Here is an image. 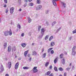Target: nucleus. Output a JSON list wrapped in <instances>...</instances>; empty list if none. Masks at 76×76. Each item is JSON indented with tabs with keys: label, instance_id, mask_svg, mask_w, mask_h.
I'll return each mask as SVG.
<instances>
[{
	"label": "nucleus",
	"instance_id": "4",
	"mask_svg": "<svg viewBox=\"0 0 76 76\" xmlns=\"http://www.w3.org/2000/svg\"><path fill=\"white\" fill-rule=\"evenodd\" d=\"M45 31V30L44 29V28H42L41 29V34H42V36L44 35V32Z\"/></svg>",
	"mask_w": 76,
	"mask_h": 76
},
{
	"label": "nucleus",
	"instance_id": "49",
	"mask_svg": "<svg viewBox=\"0 0 76 76\" xmlns=\"http://www.w3.org/2000/svg\"><path fill=\"white\" fill-rule=\"evenodd\" d=\"M6 76H9V74H7L6 75H5Z\"/></svg>",
	"mask_w": 76,
	"mask_h": 76
},
{
	"label": "nucleus",
	"instance_id": "32",
	"mask_svg": "<svg viewBox=\"0 0 76 76\" xmlns=\"http://www.w3.org/2000/svg\"><path fill=\"white\" fill-rule=\"evenodd\" d=\"M17 27H19V29H20V25H19V23H18V24L17 25Z\"/></svg>",
	"mask_w": 76,
	"mask_h": 76
},
{
	"label": "nucleus",
	"instance_id": "12",
	"mask_svg": "<svg viewBox=\"0 0 76 76\" xmlns=\"http://www.w3.org/2000/svg\"><path fill=\"white\" fill-rule=\"evenodd\" d=\"M29 51V50H27L24 53V55L25 56V57H26V55H27V54H28V53Z\"/></svg>",
	"mask_w": 76,
	"mask_h": 76
},
{
	"label": "nucleus",
	"instance_id": "34",
	"mask_svg": "<svg viewBox=\"0 0 76 76\" xmlns=\"http://www.w3.org/2000/svg\"><path fill=\"white\" fill-rule=\"evenodd\" d=\"M73 34H76V29L74 30L72 32Z\"/></svg>",
	"mask_w": 76,
	"mask_h": 76
},
{
	"label": "nucleus",
	"instance_id": "39",
	"mask_svg": "<svg viewBox=\"0 0 76 76\" xmlns=\"http://www.w3.org/2000/svg\"><path fill=\"white\" fill-rule=\"evenodd\" d=\"M54 76V74H53V73H52L50 74V75H49V76Z\"/></svg>",
	"mask_w": 76,
	"mask_h": 76
},
{
	"label": "nucleus",
	"instance_id": "27",
	"mask_svg": "<svg viewBox=\"0 0 76 76\" xmlns=\"http://www.w3.org/2000/svg\"><path fill=\"white\" fill-rule=\"evenodd\" d=\"M28 22L29 23H30L31 22V19L30 17H28Z\"/></svg>",
	"mask_w": 76,
	"mask_h": 76
},
{
	"label": "nucleus",
	"instance_id": "29",
	"mask_svg": "<svg viewBox=\"0 0 76 76\" xmlns=\"http://www.w3.org/2000/svg\"><path fill=\"white\" fill-rule=\"evenodd\" d=\"M76 46H74L72 48V50L75 51V49H76Z\"/></svg>",
	"mask_w": 76,
	"mask_h": 76
},
{
	"label": "nucleus",
	"instance_id": "50",
	"mask_svg": "<svg viewBox=\"0 0 76 76\" xmlns=\"http://www.w3.org/2000/svg\"><path fill=\"white\" fill-rule=\"evenodd\" d=\"M60 29H61V28H59L58 29V30L60 31Z\"/></svg>",
	"mask_w": 76,
	"mask_h": 76
},
{
	"label": "nucleus",
	"instance_id": "41",
	"mask_svg": "<svg viewBox=\"0 0 76 76\" xmlns=\"http://www.w3.org/2000/svg\"><path fill=\"white\" fill-rule=\"evenodd\" d=\"M52 66L50 65L49 67L50 69H52Z\"/></svg>",
	"mask_w": 76,
	"mask_h": 76
},
{
	"label": "nucleus",
	"instance_id": "11",
	"mask_svg": "<svg viewBox=\"0 0 76 76\" xmlns=\"http://www.w3.org/2000/svg\"><path fill=\"white\" fill-rule=\"evenodd\" d=\"M8 52L11 51V46H9L8 47Z\"/></svg>",
	"mask_w": 76,
	"mask_h": 76
},
{
	"label": "nucleus",
	"instance_id": "52",
	"mask_svg": "<svg viewBox=\"0 0 76 76\" xmlns=\"http://www.w3.org/2000/svg\"><path fill=\"white\" fill-rule=\"evenodd\" d=\"M54 23H52V26H54Z\"/></svg>",
	"mask_w": 76,
	"mask_h": 76
},
{
	"label": "nucleus",
	"instance_id": "60",
	"mask_svg": "<svg viewBox=\"0 0 76 76\" xmlns=\"http://www.w3.org/2000/svg\"><path fill=\"white\" fill-rule=\"evenodd\" d=\"M72 65V63H71L70 64H69V66H71Z\"/></svg>",
	"mask_w": 76,
	"mask_h": 76
},
{
	"label": "nucleus",
	"instance_id": "2",
	"mask_svg": "<svg viewBox=\"0 0 76 76\" xmlns=\"http://www.w3.org/2000/svg\"><path fill=\"white\" fill-rule=\"evenodd\" d=\"M37 69V66H34V68L33 71L34 73H37V72H38V70Z\"/></svg>",
	"mask_w": 76,
	"mask_h": 76
},
{
	"label": "nucleus",
	"instance_id": "64",
	"mask_svg": "<svg viewBox=\"0 0 76 76\" xmlns=\"http://www.w3.org/2000/svg\"><path fill=\"white\" fill-rule=\"evenodd\" d=\"M30 60H31V58H30Z\"/></svg>",
	"mask_w": 76,
	"mask_h": 76
},
{
	"label": "nucleus",
	"instance_id": "28",
	"mask_svg": "<svg viewBox=\"0 0 76 76\" xmlns=\"http://www.w3.org/2000/svg\"><path fill=\"white\" fill-rule=\"evenodd\" d=\"M54 69L55 71H56V72H57V71H58V69H57V68L56 67H54Z\"/></svg>",
	"mask_w": 76,
	"mask_h": 76
},
{
	"label": "nucleus",
	"instance_id": "6",
	"mask_svg": "<svg viewBox=\"0 0 76 76\" xmlns=\"http://www.w3.org/2000/svg\"><path fill=\"white\" fill-rule=\"evenodd\" d=\"M57 0H52V2L55 6H57V4H56V1H57Z\"/></svg>",
	"mask_w": 76,
	"mask_h": 76
},
{
	"label": "nucleus",
	"instance_id": "24",
	"mask_svg": "<svg viewBox=\"0 0 76 76\" xmlns=\"http://www.w3.org/2000/svg\"><path fill=\"white\" fill-rule=\"evenodd\" d=\"M37 3L38 4H40L41 3V1L40 0H37Z\"/></svg>",
	"mask_w": 76,
	"mask_h": 76
},
{
	"label": "nucleus",
	"instance_id": "20",
	"mask_svg": "<svg viewBox=\"0 0 76 76\" xmlns=\"http://www.w3.org/2000/svg\"><path fill=\"white\" fill-rule=\"evenodd\" d=\"M64 56V54H63L62 53L60 54V58H62L63 57V56Z\"/></svg>",
	"mask_w": 76,
	"mask_h": 76
},
{
	"label": "nucleus",
	"instance_id": "54",
	"mask_svg": "<svg viewBox=\"0 0 76 76\" xmlns=\"http://www.w3.org/2000/svg\"><path fill=\"white\" fill-rule=\"evenodd\" d=\"M25 2H27L28 0H25Z\"/></svg>",
	"mask_w": 76,
	"mask_h": 76
},
{
	"label": "nucleus",
	"instance_id": "45",
	"mask_svg": "<svg viewBox=\"0 0 76 76\" xmlns=\"http://www.w3.org/2000/svg\"><path fill=\"white\" fill-rule=\"evenodd\" d=\"M21 36L22 37H23L24 36V33H22L21 34Z\"/></svg>",
	"mask_w": 76,
	"mask_h": 76
},
{
	"label": "nucleus",
	"instance_id": "43",
	"mask_svg": "<svg viewBox=\"0 0 76 76\" xmlns=\"http://www.w3.org/2000/svg\"><path fill=\"white\" fill-rule=\"evenodd\" d=\"M67 75V73L66 72H65L64 73V76H66Z\"/></svg>",
	"mask_w": 76,
	"mask_h": 76
},
{
	"label": "nucleus",
	"instance_id": "30",
	"mask_svg": "<svg viewBox=\"0 0 76 76\" xmlns=\"http://www.w3.org/2000/svg\"><path fill=\"white\" fill-rule=\"evenodd\" d=\"M59 70L60 71H63V68H62L61 67H60L59 68Z\"/></svg>",
	"mask_w": 76,
	"mask_h": 76
},
{
	"label": "nucleus",
	"instance_id": "15",
	"mask_svg": "<svg viewBox=\"0 0 76 76\" xmlns=\"http://www.w3.org/2000/svg\"><path fill=\"white\" fill-rule=\"evenodd\" d=\"M23 69L24 70H27L29 69V67L27 66H24L23 67Z\"/></svg>",
	"mask_w": 76,
	"mask_h": 76
},
{
	"label": "nucleus",
	"instance_id": "22",
	"mask_svg": "<svg viewBox=\"0 0 76 76\" xmlns=\"http://www.w3.org/2000/svg\"><path fill=\"white\" fill-rule=\"evenodd\" d=\"M51 73V72H49L48 71L47 73H46V75L47 76H48L50 75V74Z\"/></svg>",
	"mask_w": 76,
	"mask_h": 76
},
{
	"label": "nucleus",
	"instance_id": "35",
	"mask_svg": "<svg viewBox=\"0 0 76 76\" xmlns=\"http://www.w3.org/2000/svg\"><path fill=\"white\" fill-rule=\"evenodd\" d=\"M70 68H67L66 69V70L67 71H69L70 70Z\"/></svg>",
	"mask_w": 76,
	"mask_h": 76
},
{
	"label": "nucleus",
	"instance_id": "10",
	"mask_svg": "<svg viewBox=\"0 0 76 76\" xmlns=\"http://www.w3.org/2000/svg\"><path fill=\"white\" fill-rule=\"evenodd\" d=\"M58 60V57H57L54 60V63L56 64L57 63V60Z\"/></svg>",
	"mask_w": 76,
	"mask_h": 76
},
{
	"label": "nucleus",
	"instance_id": "37",
	"mask_svg": "<svg viewBox=\"0 0 76 76\" xmlns=\"http://www.w3.org/2000/svg\"><path fill=\"white\" fill-rule=\"evenodd\" d=\"M50 53H51V54H54V50H51V51H50Z\"/></svg>",
	"mask_w": 76,
	"mask_h": 76
},
{
	"label": "nucleus",
	"instance_id": "16",
	"mask_svg": "<svg viewBox=\"0 0 76 76\" xmlns=\"http://www.w3.org/2000/svg\"><path fill=\"white\" fill-rule=\"evenodd\" d=\"M26 44L25 43H22L21 44V46L23 47H26Z\"/></svg>",
	"mask_w": 76,
	"mask_h": 76
},
{
	"label": "nucleus",
	"instance_id": "53",
	"mask_svg": "<svg viewBox=\"0 0 76 76\" xmlns=\"http://www.w3.org/2000/svg\"><path fill=\"white\" fill-rule=\"evenodd\" d=\"M28 1H29L30 2L31 1H32V0H28Z\"/></svg>",
	"mask_w": 76,
	"mask_h": 76
},
{
	"label": "nucleus",
	"instance_id": "25",
	"mask_svg": "<svg viewBox=\"0 0 76 76\" xmlns=\"http://www.w3.org/2000/svg\"><path fill=\"white\" fill-rule=\"evenodd\" d=\"M49 65V62H46L45 64V66L46 67H47Z\"/></svg>",
	"mask_w": 76,
	"mask_h": 76
},
{
	"label": "nucleus",
	"instance_id": "42",
	"mask_svg": "<svg viewBox=\"0 0 76 76\" xmlns=\"http://www.w3.org/2000/svg\"><path fill=\"white\" fill-rule=\"evenodd\" d=\"M18 3L20 4H21V0H19L18 1Z\"/></svg>",
	"mask_w": 76,
	"mask_h": 76
},
{
	"label": "nucleus",
	"instance_id": "1",
	"mask_svg": "<svg viewBox=\"0 0 76 76\" xmlns=\"http://www.w3.org/2000/svg\"><path fill=\"white\" fill-rule=\"evenodd\" d=\"M4 35L6 37L7 36H8L9 35V31H4Z\"/></svg>",
	"mask_w": 76,
	"mask_h": 76
},
{
	"label": "nucleus",
	"instance_id": "7",
	"mask_svg": "<svg viewBox=\"0 0 76 76\" xmlns=\"http://www.w3.org/2000/svg\"><path fill=\"white\" fill-rule=\"evenodd\" d=\"M10 11L11 13H13V12H14V8L13 7L11 8Z\"/></svg>",
	"mask_w": 76,
	"mask_h": 76
},
{
	"label": "nucleus",
	"instance_id": "14",
	"mask_svg": "<svg viewBox=\"0 0 76 76\" xmlns=\"http://www.w3.org/2000/svg\"><path fill=\"white\" fill-rule=\"evenodd\" d=\"M12 51H15L16 50V46H13V47L12 48Z\"/></svg>",
	"mask_w": 76,
	"mask_h": 76
},
{
	"label": "nucleus",
	"instance_id": "26",
	"mask_svg": "<svg viewBox=\"0 0 76 76\" xmlns=\"http://www.w3.org/2000/svg\"><path fill=\"white\" fill-rule=\"evenodd\" d=\"M51 50H53V48H50L49 49L48 51V53H50V51H51Z\"/></svg>",
	"mask_w": 76,
	"mask_h": 76
},
{
	"label": "nucleus",
	"instance_id": "59",
	"mask_svg": "<svg viewBox=\"0 0 76 76\" xmlns=\"http://www.w3.org/2000/svg\"><path fill=\"white\" fill-rule=\"evenodd\" d=\"M30 56V55L29 54H28V57H29V56Z\"/></svg>",
	"mask_w": 76,
	"mask_h": 76
},
{
	"label": "nucleus",
	"instance_id": "57",
	"mask_svg": "<svg viewBox=\"0 0 76 76\" xmlns=\"http://www.w3.org/2000/svg\"><path fill=\"white\" fill-rule=\"evenodd\" d=\"M7 12H8V11L7 10L6 11V13H7Z\"/></svg>",
	"mask_w": 76,
	"mask_h": 76
},
{
	"label": "nucleus",
	"instance_id": "55",
	"mask_svg": "<svg viewBox=\"0 0 76 76\" xmlns=\"http://www.w3.org/2000/svg\"><path fill=\"white\" fill-rule=\"evenodd\" d=\"M18 60H21V58H19L18 59Z\"/></svg>",
	"mask_w": 76,
	"mask_h": 76
},
{
	"label": "nucleus",
	"instance_id": "13",
	"mask_svg": "<svg viewBox=\"0 0 76 76\" xmlns=\"http://www.w3.org/2000/svg\"><path fill=\"white\" fill-rule=\"evenodd\" d=\"M54 45H55V43L54 42H52L50 43L51 47H53V46H54Z\"/></svg>",
	"mask_w": 76,
	"mask_h": 76
},
{
	"label": "nucleus",
	"instance_id": "18",
	"mask_svg": "<svg viewBox=\"0 0 76 76\" xmlns=\"http://www.w3.org/2000/svg\"><path fill=\"white\" fill-rule=\"evenodd\" d=\"M9 35H10V36H11V35H12V31L11 29H10Z\"/></svg>",
	"mask_w": 76,
	"mask_h": 76
},
{
	"label": "nucleus",
	"instance_id": "47",
	"mask_svg": "<svg viewBox=\"0 0 76 76\" xmlns=\"http://www.w3.org/2000/svg\"><path fill=\"white\" fill-rule=\"evenodd\" d=\"M44 48L42 49V52H44Z\"/></svg>",
	"mask_w": 76,
	"mask_h": 76
},
{
	"label": "nucleus",
	"instance_id": "63",
	"mask_svg": "<svg viewBox=\"0 0 76 76\" xmlns=\"http://www.w3.org/2000/svg\"><path fill=\"white\" fill-rule=\"evenodd\" d=\"M59 76H62V75H60Z\"/></svg>",
	"mask_w": 76,
	"mask_h": 76
},
{
	"label": "nucleus",
	"instance_id": "62",
	"mask_svg": "<svg viewBox=\"0 0 76 76\" xmlns=\"http://www.w3.org/2000/svg\"><path fill=\"white\" fill-rule=\"evenodd\" d=\"M63 5H65V4L64 3H63Z\"/></svg>",
	"mask_w": 76,
	"mask_h": 76
},
{
	"label": "nucleus",
	"instance_id": "9",
	"mask_svg": "<svg viewBox=\"0 0 76 76\" xmlns=\"http://www.w3.org/2000/svg\"><path fill=\"white\" fill-rule=\"evenodd\" d=\"M0 69L1 72H2L4 71V68H3V66L2 65H1V66L0 68Z\"/></svg>",
	"mask_w": 76,
	"mask_h": 76
},
{
	"label": "nucleus",
	"instance_id": "8",
	"mask_svg": "<svg viewBox=\"0 0 76 76\" xmlns=\"http://www.w3.org/2000/svg\"><path fill=\"white\" fill-rule=\"evenodd\" d=\"M42 8V6L40 5L38 6V7L36 8V10H38L41 9Z\"/></svg>",
	"mask_w": 76,
	"mask_h": 76
},
{
	"label": "nucleus",
	"instance_id": "58",
	"mask_svg": "<svg viewBox=\"0 0 76 76\" xmlns=\"http://www.w3.org/2000/svg\"><path fill=\"white\" fill-rule=\"evenodd\" d=\"M35 44L34 43H32V45H34Z\"/></svg>",
	"mask_w": 76,
	"mask_h": 76
},
{
	"label": "nucleus",
	"instance_id": "38",
	"mask_svg": "<svg viewBox=\"0 0 76 76\" xmlns=\"http://www.w3.org/2000/svg\"><path fill=\"white\" fill-rule=\"evenodd\" d=\"M29 4H30V6H32L33 5V3H30Z\"/></svg>",
	"mask_w": 76,
	"mask_h": 76
},
{
	"label": "nucleus",
	"instance_id": "31",
	"mask_svg": "<svg viewBox=\"0 0 76 76\" xmlns=\"http://www.w3.org/2000/svg\"><path fill=\"white\" fill-rule=\"evenodd\" d=\"M33 55H37V53H36V52H35V51H34L33 52Z\"/></svg>",
	"mask_w": 76,
	"mask_h": 76
},
{
	"label": "nucleus",
	"instance_id": "44",
	"mask_svg": "<svg viewBox=\"0 0 76 76\" xmlns=\"http://www.w3.org/2000/svg\"><path fill=\"white\" fill-rule=\"evenodd\" d=\"M62 63H64V59H63L62 61Z\"/></svg>",
	"mask_w": 76,
	"mask_h": 76
},
{
	"label": "nucleus",
	"instance_id": "21",
	"mask_svg": "<svg viewBox=\"0 0 76 76\" xmlns=\"http://www.w3.org/2000/svg\"><path fill=\"white\" fill-rule=\"evenodd\" d=\"M48 37H49V35H46L45 38V39L46 40L48 38Z\"/></svg>",
	"mask_w": 76,
	"mask_h": 76
},
{
	"label": "nucleus",
	"instance_id": "3",
	"mask_svg": "<svg viewBox=\"0 0 76 76\" xmlns=\"http://www.w3.org/2000/svg\"><path fill=\"white\" fill-rule=\"evenodd\" d=\"M19 63L18 62L16 64L15 66V69H18L19 67Z\"/></svg>",
	"mask_w": 76,
	"mask_h": 76
},
{
	"label": "nucleus",
	"instance_id": "56",
	"mask_svg": "<svg viewBox=\"0 0 76 76\" xmlns=\"http://www.w3.org/2000/svg\"><path fill=\"white\" fill-rule=\"evenodd\" d=\"M22 10V9H19V11H21Z\"/></svg>",
	"mask_w": 76,
	"mask_h": 76
},
{
	"label": "nucleus",
	"instance_id": "36",
	"mask_svg": "<svg viewBox=\"0 0 76 76\" xmlns=\"http://www.w3.org/2000/svg\"><path fill=\"white\" fill-rule=\"evenodd\" d=\"M4 2L5 3H7V0H4Z\"/></svg>",
	"mask_w": 76,
	"mask_h": 76
},
{
	"label": "nucleus",
	"instance_id": "40",
	"mask_svg": "<svg viewBox=\"0 0 76 76\" xmlns=\"http://www.w3.org/2000/svg\"><path fill=\"white\" fill-rule=\"evenodd\" d=\"M41 28V26H40L38 27V30L39 31V29H40V28Z\"/></svg>",
	"mask_w": 76,
	"mask_h": 76
},
{
	"label": "nucleus",
	"instance_id": "23",
	"mask_svg": "<svg viewBox=\"0 0 76 76\" xmlns=\"http://www.w3.org/2000/svg\"><path fill=\"white\" fill-rule=\"evenodd\" d=\"M4 48H6V47H7V43H4Z\"/></svg>",
	"mask_w": 76,
	"mask_h": 76
},
{
	"label": "nucleus",
	"instance_id": "51",
	"mask_svg": "<svg viewBox=\"0 0 76 76\" xmlns=\"http://www.w3.org/2000/svg\"><path fill=\"white\" fill-rule=\"evenodd\" d=\"M53 23H54V24H56V21H54Z\"/></svg>",
	"mask_w": 76,
	"mask_h": 76
},
{
	"label": "nucleus",
	"instance_id": "61",
	"mask_svg": "<svg viewBox=\"0 0 76 76\" xmlns=\"http://www.w3.org/2000/svg\"><path fill=\"white\" fill-rule=\"evenodd\" d=\"M17 56H15V58H17Z\"/></svg>",
	"mask_w": 76,
	"mask_h": 76
},
{
	"label": "nucleus",
	"instance_id": "33",
	"mask_svg": "<svg viewBox=\"0 0 76 76\" xmlns=\"http://www.w3.org/2000/svg\"><path fill=\"white\" fill-rule=\"evenodd\" d=\"M46 54L47 53H44V54H43V58H45V56H46Z\"/></svg>",
	"mask_w": 76,
	"mask_h": 76
},
{
	"label": "nucleus",
	"instance_id": "19",
	"mask_svg": "<svg viewBox=\"0 0 76 76\" xmlns=\"http://www.w3.org/2000/svg\"><path fill=\"white\" fill-rule=\"evenodd\" d=\"M76 54V52L75 51V50H72V54L73 55H75Z\"/></svg>",
	"mask_w": 76,
	"mask_h": 76
},
{
	"label": "nucleus",
	"instance_id": "46",
	"mask_svg": "<svg viewBox=\"0 0 76 76\" xmlns=\"http://www.w3.org/2000/svg\"><path fill=\"white\" fill-rule=\"evenodd\" d=\"M27 5V4H25L24 5V7H26V5Z\"/></svg>",
	"mask_w": 76,
	"mask_h": 76
},
{
	"label": "nucleus",
	"instance_id": "17",
	"mask_svg": "<svg viewBox=\"0 0 76 76\" xmlns=\"http://www.w3.org/2000/svg\"><path fill=\"white\" fill-rule=\"evenodd\" d=\"M53 39V36H52L49 38V41H51Z\"/></svg>",
	"mask_w": 76,
	"mask_h": 76
},
{
	"label": "nucleus",
	"instance_id": "5",
	"mask_svg": "<svg viewBox=\"0 0 76 76\" xmlns=\"http://www.w3.org/2000/svg\"><path fill=\"white\" fill-rule=\"evenodd\" d=\"M8 64L9 69H10V68L11 67V66H12V62H8Z\"/></svg>",
	"mask_w": 76,
	"mask_h": 76
},
{
	"label": "nucleus",
	"instance_id": "48",
	"mask_svg": "<svg viewBox=\"0 0 76 76\" xmlns=\"http://www.w3.org/2000/svg\"><path fill=\"white\" fill-rule=\"evenodd\" d=\"M7 6L6 5H5L4 6V7H6Z\"/></svg>",
	"mask_w": 76,
	"mask_h": 76
}]
</instances>
